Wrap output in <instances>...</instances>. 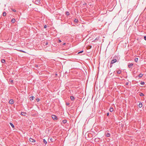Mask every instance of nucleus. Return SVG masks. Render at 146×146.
<instances>
[{
    "label": "nucleus",
    "instance_id": "f257e3e1",
    "mask_svg": "<svg viewBox=\"0 0 146 146\" xmlns=\"http://www.w3.org/2000/svg\"><path fill=\"white\" fill-rule=\"evenodd\" d=\"M40 0H34L33 1H34L35 4H39L40 3Z\"/></svg>",
    "mask_w": 146,
    "mask_h": 146
},
{
    "label": "nucleus",
    "instance_id": "f03ea898",
    "mask_svg": "<svg viewBox=\"0 0 146 146\" xmlns=\"http://www.w3.org/2000/svg\"><path fill=\"white\" fill-rule=\"evenodd\" d=\"M117 62V60L115 59H113L111 61V64H113Z\"/></svg>",
    "mask_w": 146,
    "mask_h": 146
},
{
    "label": "nucleus",
    "instance_id": "7ed1b4c3",
    "mask_svg": "<svg viewBox=\"0 0 146 146\" xmlns=\"http://www.w3.org/2000/svg\"><path fill=\"white\" fill-rule=\"evenodd\" d=\"M52 118L54 120H56L57 119V117L55 115H52Z\"/></svg>",
    "mask_w": 146,
    "mask_h": 146
},
{
    "label": "nucleus",
    "instance_id": "20e7f679",
    "mask_svg": "<svg viewBox=\"0 0 146 146\" xmlns=\"http://www.w3.org/2000/svg\"><path fill=\"white\" fill-rule=\"evenodd\" d=\"M21 115H22L25 116L26 115V112H21Z\"/></svg>",
    "mask_w": 146,
    "mask_h": 146
},
{
    "label": "nucleus",
    "instance_id": "39448f33",
    "mask_svg": "<svg viewBox=\"0 0 146 146\" xmlns=\"http://www.w3.org/2000/svg\"><path fill=\"white\" fill-rule=\"evenodd\" d=\"M29 141L31 142H35V139H33L30 138L29 139Z\"/></svg>",
    "mask_w": 146,
    "mask_h": 146
},
{
    "label": "nucleus",
    "instance_id": "423d86ee",
    "mask_svg": "<svg viewBox=\"0 0 146 146\" xmlns=\"http://www.w3.org/2000/svg\"><path fill=\"white\" fill-rule=\"evenodd\" d=\"M105 135L107 137H109L110 136V133H105Z\"/></svg>",
    "mask_w": 146,
    "mask_h": 146
},
{
    "label": "nucleus",
    "instance_id": "0eeeda50",
    "mask_svg": "<svg viewBox=\"0 0 146 146\" xmlns=\"http://www.w3.org/2000/svg\"><path fill=\"white\" fill-rule=\"evenodd\" d=\"M133 64L132 63H129V64L128 65V66L129 68H130L131 67V66H133Z\"/></svg>",
    "mask_w": 146,
    "mask_h": 146
},
{
    "label": "nucleus",
    "instance_id": "6e6552de",
    "mask_svg": "<svg viewBox=\"0 0 146 146\" xmlns=\"http://www.w3.org/2000/svg\"><path fill=\"white\" fill-rule=\"evenodd\" d=\"M14 103V101L13 99L10 100V104H13Z\"/></svg>",
    "mask_w": 146,
    "mask_h": 146
},
{
    "label": "nucleus",
    "instance_id": "1a4fd4ad",
    "mask_svg": "<svg viewBox=\"0 0 146 146\" xmlns=\"http://www.w3.org/2000/svg\"><path fill=\"white\" fill-rule=\"evenodd\" d=\"M142 106V104L141 103H140L139 105V107L140 108H141Z\"/></svg>",
    "mask_w": 146,
    "mask_h": 146
},
{
    "label": "nucleus",
    "instance_id": "9d476101",
    "mask_svg": "<svg viewBox=\"0 0 146 146\" xmlns=\"http://www.w3.org/2000/svg\"><path fill=\"white\" fill-rule=\"evenodd\" d=\"M121 71L120 70H119L117 71V72L118 74H121Z\"/></svg>",
    "mask_w": 146,
    "mask_h": 146
},
{
    "label": "nucleus",
    "instance_id": "9b49d317",
    "mask_svg": "<svg viewBox=\"0 0 146 146\" xmlns=\"http://www.w3.org/2000/svg\"><path fill=\"white\" fill-rule=\"evenodd\" d=\"M10 125L13 128H14V127H15L14 126L12 123H11L10 122Z\"/></svg>",
    "mask_w": 146,
    "mask_h": 146
},
{
    "label": "nucleus",
    "instance_id": "f8f14e48",
    "mask_svg": "<svg viewBox=\"0 0 146 146\" xmlns=\"http://www.w3.org/2000/svg\"><path fill=\"white\" fill-rule=\"evenodd\" d=\"M15 21V19H12L11 21V22L13 23H14Z\"/></svg>",
    "mask_w": 146,
    "mask_h": 146
},
{
    "label": "nucleus",
    "instance_id": "ddd939ff",
    "mask_svg": "<svg viewBox=\"0 0 146 146\" xmlns=\"http://www.w3.org/2000/svg\"><path fill=\"white\" fill-rule=\"evenodd\" d=\"M110 111L111 112H112L113 111V108H110Z\"/></svg>",
    "mask_w": 146,
    "mask_h": 146
},
{
    "label": "nucleus",
    "instance_id": "4468645a",
    "mask_svg": "<svg viewBox=\"0 0 146 146\" xmlns=\"http://www.w3.org/2000/svg\"><path fill=\"white\" fill-rule=\"evenodd\" d=\"M35 97L34 96H31L30 97V100H33L35 98Z\"/></svg>",
    "mask_w": 146,
    "mask_h": 146
},
{
    "label": "nucleus",
    "instance_id": "2eb2a0df",
    "mask_svg": "<svg viewBox=\"0 0 146 146\" xmlns=\"http://www.w3.org/2000/svg\"><path fill=\"white\" fill-rule=\"evenodd\" d=\"M70 98L71 100L72 101H74V98L73 96H71Z\"/></svg>",
    "mask_w": 146,
    "mask_h": 146
},
{
    "label": "nucleus",
    "instance_id": "dca6fc26",
    "mask_svg": "<svg viewBox=\"0 0 146 146\" xmlns=\"http://www.w3.org/2000/svg\"><path fill=\"white\" fill-rule=\"evenodd\" d=\"M143 74H140L139 75H138V76L139 78H141L142 76H143Z\"/></svg>",
    "mask_w": 146,
    "mask_h": 146
},
{
    "label": "nucleus",
    "instance_id": "f3484780",
    "mask_svg": "<svg viewBox=\"0 0 146 146\" xmlns=\"http://www.w3.org/2000/svg\"><path fill=\"white\" fill-rule=\"evenodd\" d=\"M67 121L66 120H64L62 121V122L64 124L66 123Z\"/></svg>",
    "mask_w": 146,
    "mask_h": 146
},
{
    "label": "nucleus",
    "instance_id": "a211bd4d",
    "mask_svg": "<svg viewBox=\"0 0 146 146\" xmlns=\"http://www.w3.org/2000/svg\"><path fill=\"white\" fill-rule=\"evenodd\" d=\"M66 15L67 16H68L70 15V13H69V12H68V11H66Z\"/></svg>",
    "mask_w": 146,
    "mask_h": 146
},
{
    "label": "nucleus",
    "instance_id": "6ab92c4d",
    "mask_svg": "<svg viewBox=\"0 0 146 146\" xmlns=\"http://www.w3.org/2000/svg\"><path fill=\"white\" fill-rule=\"evenodd\" d=\"M140 96H144V94L142 93H140V94H139Z\"/></svg>",
    "mask_w": 146,
    "mask_h": 146
},
{
    "label": "nucleus",
    "instance_id": "aec40b11",
    "mask_svg": "<svg viewBox=\"0 0 146 146\" xmlns=\"http://www.w3.org/2000/svg\"><path fill=\"white\" fill-rule=\"evenodd\" d=\"M145 83L144 82L141 81V83L140 84L142 85H144L145 84Z\"/></svg>",
    "mask_w": 146,
    "mask_h": 146
},
{
    "label": "nucleus",
    "instance_id": "412c9836",
    "mask_svg": "<svg viewBox=\"0 0 146 146\" xmlns=\"http://www.w3.org/2000/svg\"><path fill=\"white\" fill-rule=\"evenodd\" d=\"M1 62L2 63H5V59H3L1 60Z\"/></svg>",
    "mask_w": 146,
    "mask_h": 146
},
{
    "label": "nucleus",
    "instance_id": "4be33fe9",
    "mask_svg": "<svg viewBox=\"0 0 146 146\" xmlns=\"http://www.w3.org/2000/svg\"><path fill=\"white\" fill-rule=\"evenodd\" d=\"M6 13L5 12H4L3 13V16H6Z\"/></svg>",
    "mask_w": 146,
    "mask_h": 146
},
{
    "label": "nucleus",
    "instance_id": "5701e85b",
    "mask_svg": "<svg viewBox=\"0 0 146 146\" xmlns=\"http://www.w3.org/2000/svg\"><path fill=\"white\" fill-rule=\"evenodd\" d=\"M74 21L75 23H77L78 21V20L77 19H75Z\"/></svg>",
    "mask_w": 146,
    "mask_h": 146
},
{
    "label": "nucleus",
    "instance_id": "b1692460",
    "mask_svg": "<svg viewBox=\"0 0 146 146\" xmlns=\"http://www.w3.org/2000/svg\"><path fill=\"white\" fill-rule=\"evenodd\" d=\"M43 142H44V143L45 144H46L47 143V141H46V140H45V139H43Z\"/></svg>",
    "mask_w": 146,
    "mask_h": 146
},
{
    "label": "nucleus",
    "instance_id": "393cba45",
    "mask_svg": "<svg viewBox=\"0 0 146 146\" xmlns=\"http://www.w3.org/2000/svg\"><path fill=\"white\" fill-rule=\"evenodd\" d=\"M10 83H11V84H12L13 83V80H10Z\"/></svg>",
    "mask_w": 146,
    "mask_h": 146
},
{
    "label": "nucleus",
    "instance_id": "a878e982",
    "mask_svg": "<svg viewBox=\"0 0 146 146\" xmlns=\"http://www.w3.org/2000/svg\"><path fill=\"white\" fill-rule=\"evenodd\" d=\"M138 60V58H136L135 59V62H137Z\"/></svg>",
    "mask_w": 146,
    "mask_h": 146
},
{
    "label": "nucleus",
    "instance_id": "bb28decb",
    "mask_svg": "<svg viewBox=\"0 0 146 146\" xmlns=\"http://www.w3.org/2000/svg\"><path fill=\"white\" fill-rule=\"evenodd\" d=\"M40 100L39 98H37L36 99V101L37 102H38L40 101Z\"/></svg>",
    "mask_w": 146,
    "mask_h": 146
},
{
    "label": "nucleus",
    "instance_id": "cd10ccee",
    "mask_svg": "<svg viewBox=\"0 0 146 146\" xmlns=\"http://www.w3.org/2000/svg\"><path fill=\"white\" fill-rule=\"evenodd\" d=\"M11 9L14 12H16V10L15 9Z\"/></svg>",
    "mask_w": 146,
    "mask_h": 146
},
{
    "label": "nucleus",
    "instance_id": "c85d7f7f",
    "mask_svg": "<svg viewBox=\"0 0 146 146\" xmlns=\"http://www.w3.org/2000/svg\"><path fill=\"white\" fill-rule=\"evenodd\" d=\"M61 42V41L60 39H58V43H60Z\"/></svg>",
    "mask_w": 146,
    "mask_h": 146
},
{
    "label": "nucleus",
    "instance_id": "c756f323",
    "mask_svg": "<svg viewBox=\"0 0 146 146\" xmlns=\"http://www.w3.org/2000/svg\"><path fill=\"white\" fill-rule=\"evenodd\" d=\"M112 64H111V63H110V68H111L112 67Z\"/></svg>",
    "mask_w": 146,
    "mask_h": 146
},
{
    "label": "nucleus",
    "instance_id": "7c9ffc66",
    "mask_svg": "<svg viewBox=\"0 0 146 146\" xmlns=\"http://www.w3.org/2000/svg\"><path fill=\"white\" fill-rule=\"evenodd\" d=\"M83 52V51H82L80 52H79L78 53V54H79V53H82V52Z\"/></svg>",
    "mask_w": 146,
    "mask_h": 146
},
{
    "label": "nucleus",
    "instance_id": "2f4dec72",
    "mask_svg": "<svg viewBox=\"0 0 146 146\" xmlns=\"http://www.w3.org/2000/svg\"><path fill=\"white\" fill-rule=\"evenodd\" d=\"M20 51H21V52H24V53H25V51H23V50H20Z\"/></svg>",
    "mask_w": 146,
    "mask_h": 146
},
{
    "label": "nucleus",
    "instance_id": "473e14b6",
    "mask_svg": "<svg viewBox=\"0 0 146 146\" xmlns=\"http://www.w3.org/2000/svg\"><path fill=\"white\" fill-rule=\"evenodd\" d=\"M46 27H47V26H46V25H44V28H45H45H46Z\"/></svg>",
    "mask_w": 146,
    "mask_h": 146
},
{
    "label": "nucleus",
    "instance_id": "72a5a7b5",
    "mask_svg": "<svg viewBox=\"0 0 146 146\" xmlns=\"http://www.w3.org/2000/svg\"><path fill=\"white\" fill-rule=\"evenodd\" d=\"M144 39L145 40H146V36H144Z\"/></svg>",
    "mask_w": 146,
    "mask_h": 146
},
{
    "label": "nucleus",
    "instance_id": "f704fd0d",
    "mask_svg": "<svg viewBox=\"0 0 146 146\" xmlns=\"http://www.w3.org/2000/svg\"><path fill=\"white\" fill-rule=\"evenodd\" d=\"M48 42H46L45 43V45H48Z\"/></svg>",
    "mask_w": 146,
    "mask_h": 146
},
{
    "label": "nucleus",
    "instance_id": "c9c22d12",
    "mask_svg": "<svg viewBox=\"0 0 146 146\" xmlns=\"http://www.w3.org/2000/svg\"><path fill=\"white\" fill-rule=\"evenodd\" d=\"M125 84L126 85H127L128 84V82H127V83H126Z\"/></svg>",
    "mask_w": 146,
    "mask_h": 146
},
{
    "label": "nucleus",
    "instance_id": "e433bc0d",
    "mask_svg": "<svg viewBox=\"0 0 146 146\" xmlns=\"http://www.w3.org/2000/svg\"><path fill=\"white\" fill-rule=\"evenodd\" d=\"M109 113H107V116H109Z\"/></svg>",
    "mask_w": 146,
    "mask_h": 146
},
{
    "label": "nucleus",
    "instance_id": "4c0bfd02",
    "mask_svg": "<svg viewBox=\"0 0 146 146\" xmlns=\"http://www.w3.org/2000/svg\"><path fill=\"white\" fill-rule=\"evenodd\" d=\"M66 44V43H64L63 44V45H64Z\"/></svg>",
    "mask_w": 146,
    "mask_h": 146
},
{
    "label": "nucleus",
    "instance_id": "58836bf2",
    "mask_svg": "<svg viewBox=\"0 0 146 146\" xmlns=\"http://www.w3.org/2000/svg\"><path fill=\"white\" fill-rule=\"evenodd\" d=\"M52 138H51V139H50V141H52Z\"/></svg>",
    "mask_w": 146,
    "mask_h": 146
},
{
    "label": "nucleus",
    "instance_id": "ea45409f",
    "mask_svg": "<svg viewBox=\"0 0 146 146\" xmlns=\"http://www.w3.org/2000/svg\"><path fill=\"white\" fill-rule=\"evenodd\" d=\"M36 67H38V65H36Z\"/></svg>",
    "mask_w": 146,
    "mask_h": 146
},
{
    "label": "nucleus",
    "instance_id": "a19ab883",
    "mask_svg": "<svg viewBox=\"0 0 146 146\" xmlns=\"http://www.w3.org/2000/svg\"><path fill=\"white\" fill-rule=\"evenodd\" d=\"M67 105H69V104H67Z\"/></svg>",
    "mask_w": 146,
    "mask_h": 146
}]
</instances>
